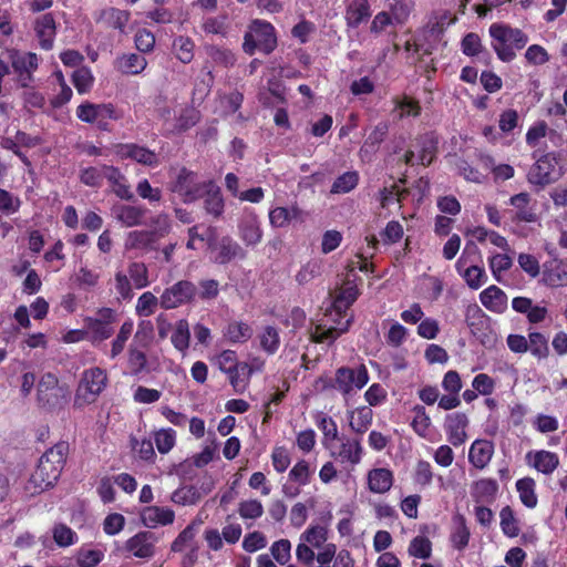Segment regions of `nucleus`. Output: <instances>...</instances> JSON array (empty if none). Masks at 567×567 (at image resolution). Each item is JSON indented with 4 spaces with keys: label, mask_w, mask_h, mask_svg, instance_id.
Masks as SVG:
<instances>
[{
    "label": "nucleus",
    "mask_w": 567,
    "mask_h": 567,
    "mask_svg": "<svg viewBox=\"0 0 567 567\" xmlns=\"http://www.w3.org/2000/svg\"><path fill=\"white\" fill-rule=\"evenodd\" d=\"M68 444L64 442L55 444L53 447L48 450L41 458L48 460L51 464L63 470L65 457L68 453Z\"/></svg>",
    "instance_id": "680f3d73"
},
{
    "label": "nucleus",
    "mask_w": 567,
    "mask_h": 567,
    "mask_svg": "<svg viewBox=\"0 0 567 567\" xmlns=\"http://www.w3.org/2000/svg\"><path fill=\"white\" fill-rule=\"evenodd\" d=\"M331 456L340 460L342 463H350L357 465L362 457V446L358 439H342L337 449H330Z\"/></svg>",
    "instance_id": "2eb2a0df"
},
{
    "label": "nucleus",
    "mask_w": 567,
    "mask_h": 567,
    "mask_svg": "<svg viewBox=\"0 0 567 567\" xmlns=\"http://www.w3.org/2000/svg\"><path fill=\"white\" fill-rule=\"evenodd\" d=\"M159 299L152 292H144L136 303V312L138 316L148 317L154 313Z\"/></svg>",
    "instance_id": "0e129e2a"
},
{
    "label": "nucleus",
    "mask_w": 567,
    "mask_h": 567,
    "mask_svg": "<svg viewBox=\"0 0 567 567\" xmlns=\"http://www.w3.org/2000/svg\"><path fill=\"white\" fill-rule=\"evenodd\" d=\"M152 331L153 326L150 321L142 322L138 327L137 332L134 336L133 343H131L128 348L127 363L131 373L134 375H137L141 372H143L147 365L146 354L137 348L136 342H140L143 347H146L147 341L151 339Z\"/></svg>",
    "instance_id": "0eeeda50"
},
{
    "label": "nucleus",
    "mask_w": 567,
    "mask_h": 567,
    "mask_svg": "<svg viewBox=\"0 0 567 567\" xmlns=\"http://www.w3.org/2000/svg\"><path fill=\"white\" fill-rule=\"evenodd\" d=\"M104 176L111 183L114 194L121 199L132 200L134 194L126 184L125 176L114 166L104 165Z\"/></svg>",
    "instance_id": "412c9836"
},
{
    "label": "nucleus",
    "mask_w": 567,
    "mask_h": 567,
    "mask_svg": "<svg viewBox=\"0 0 567 567\" xmlns=\"http://www.w3.org/2000/svg\"><path fill=\"white\" fill-rule=\"evenodd\" d=\"M146 64V59L140 54H130L123 56L121 60L122 71L128 74L141 73L145 69Z\"/></svg>",
    "instance_id": "e2e57ef3"
},
{
    "label": "nucleus",
    "mask_w": 567,
    "mask_h": 567,
    "mask_svg": "<svg viewBox=\"0 0 567 567\" xmlns=\"http://www.w3.org/2000/svg\"><path fill=\"white\" fill-rule=\"evenodd\" d=\"M270 553L274 559L279 565H287L291 558V543L288 539H279L270 547Z\"/></svg>",
    "instance_id": "13d9d810"
},
{
    "label": "nucleus",
    "mask_w": 567,
    "mask_h": 567,
    "mask_svg": "<svg viewBox=\"0 0 567 567\" xmlns=\"http://www.w3.org/2000/svg\"><path fill=\"white\" fill-rule=\"evenodd\" d=\"M371 16L368 0H353L346 9V22L349 28H358Z\"/></svg>",
    "instance_id": "393cba45"
},
{
    "label": "nucleus",
    "mask_w": 567,
    "mask_h": 567,
    "mask_svg": "<svg viewBox=\"0 0 567 567\" xmlns=\"http://www.w3.org/2000/svg\"><path fill=\"white\" fill-rule=\"evenodd\" d=\"M238 514L244 519H257L264 514V506L258 499L241 501L238 504Z\"/></svg>",
    "instance_id": "6e6d98bb"
},
{
    "label": "nucleus",
    "mask_w": 567,
    "mask_h": 567,
    "mask_svg": "<svg viewBox=\"0 0 567 567\" xmlns=\"http://www.w3.org/2000/svg\"><path fill=\"white\" fill-rule=\"evenodd\" d=\"M415 147L419 150V163L427 166L430 165L437 150V142L432 135L420 136L415 142Z\"/></svg>",
    "instance_id": "f704fd0d"
},
{
    "label": "nucleus",
    "mask_w": 567,
    "mask_h": 567,
    "mask_svg": "<svg viewBox=\"0 0 567 567\" xmlns=\"http://www.w3.org/2000/svg\"><path fill=\"white\" fill-rule=\"evenodd\" d=\"M127 274L136 289H142L150 285L148 269L144 262H131L127 267Z\"/></svg>",
    "instance_id": "a18cd8bd"
},
{
    "label": "nucleus",
    "mask_w": 567,
    "mask_h": 567,
    "mask_svg": "<svg viewBox=\"0 0 567 567\" xmlns=\"http://www.w3.org/2000/svg\"><path fill=\"white\" fill-rule=\"evenodd\" d=\"M317 425L323 433V444L326 447L331 449V442L338 439V427L336 422L324 414H319Z\"/></svg>",
    "instance_id": "09e8293b"
},
{
    "label": "nucleus",
    "mask_w": 567,
    "mask_h": 567,
    "mask_svg": "<svg viewBox=\"0 0 567 567\" xmlns=\"http://www.w3.org/2000/svg\"><path fill=\"white\" fill-rule=\"evenodd\" d=\"M204 190V208L207 214L219 217L224 212V198L220 188L212 181H207Z\"/></svg>",
    "instance_id": "b1692460"
},
{
    "label": "nucleus",
    "mask_w": 567,
    "mask_h": 567,
    "mask_svg": "<svg viewBox=\"0 0 567 567\" xmlns=\"http://www.w3.org/2000/svg\"><path fill=\"white\" fill-rule=\"evenodd\" d=\"M297 214L298 209L296 208L289 210L286 207H276L269 212V223L276 228L286 227Z\"/></svg>",
    "instance_id": "3c124183"
},
{
    "label": "nucleus",
    "mask_w": 567,
    "mask_h": 567,
    "mask_svg": "<svg viewBox=\"0 0 567 567\" xmlns=\"http://www.w3.org/2000/svg\"><path fill=\"white\" fill-rule=\"evenodd\" d=\"M368 484L373 493H386L393 484V474L388 468H373L368 473Z\"/></svg>",
    "instance_id": "bb28decb"
},
{
    "label": "nucleus",
    "mask_w": 567,
    "mask_h": 567,
    "mask_svg": "<svg viewBox=\"0 0 567 567\" xmlns=\"http://www.w3.org/2000/svg\"><path fill=\"white\" fill-rule=\"evenodd\" d=\"M276 45L277 39L274 27L268 22L255 20L245 34L243 49L247 54H254L256 49L269 54Z\"/></svg>",
    "instance_id": "f03ea898"
},
{
    "label": "nucleus",
    "mask_w": 567,
    "mask_h": 567,
    "mask_svg": "<svg viewBox=\"0 0 567 567\" xmlns=\"http://www.w3.org/2000/svg\"><path fill=\"white\" fill-rule=\"evenodd\" d=\"M78 117L86 123H96L101 117H116L112 104L85 103L78 107Z\"/></svg>",
    "instance_id": "aec40b11"
},
{
    "label": "nucleus",
    "mask_w": 567,
    "mask_h": 567,
    "mask_svg": "<svg viewBox=\"0 0 567 567\" xmlns=\"http://www.w3.org/2000/svg\"><path fill=\"white\" fill-rule=\"evenodd\" d=\"M368 382L369 373L363 364L354 369L341 367L336 371L332 386L347 396L355 390H361Z\"/></svg>",
    "instance_id": "39448f33"
},
{
    "label": "nucleus",
    "mask_w": 567,
    "mask_h": 567,
    "mask_svg": "<svg viewBox=\"0 0 567 567\" xmlns=\"http://www.w3.org/2000/svg\"><path fill=\"white\" fill-rule=\"evenodd\" d=\"M528 350L538 359L547 358L549 354L547 338L539 332H530L528 334Z\"/></svg>",
    "instance_id": "de8ad7c7"
},
{
    "label": "nucleus",
    "mask_w": 567,
    "mask_h": 567,
    "mask_svg": "<svg viewBox=\"0 0 567 567\" xmlns=\"http://www.w3.org/2000/svg\"><path fill=\"white\" fill-rule=\"evenodd\" d=\"M174 51L178 60L183 63H189L194 56V43L189 38L178 37L173 43Z\"/></svg>",
    "instance_id": "bf43d9fd"
},
{
    "label": "nucleus",
    "mask_w": 567,
    "mask_h": 567,
    "mask_svg": "<svg viewBox=\"0 0 567 567\" xmlns=\"http://www.w3.org/2000/svg\"><path fill=\"white\" fill-rule=\"evenodd\" d=\"M494 453L493 444L485 440L475 441L468 452V461L480 470H483L491 462Z\"/></svg>",
    "instance_id": "5701e85b"
},
{
    "label": "nucleus",
    "mask_w": 567,
    "mask_h": 567,
    "mask_svg": "<svg viewBox=\"0 0 567 567\" xmlns=\"http://www.w3.org/2000/svg\"><path fill=\"white\" fill-rule=\"evenodd\" d=\"M252 370L246 362H240V364L233 369L231 372H227L229 377V382L234 388L236 393H244L248 386L249 379L251 377Z\"/></svg>",
    "instance_id": "c9c22d12"
},
{
    "label": "nucleus",
    "mask_w": 567,
    "mask_h": 567,
    "mask_svg": "<svg viewBox=\"0 0 567 567\" xmlns=\"http://www.w3.org/2000/svg\"><path fill=\"white\" fill-rule=\"evenodd\" d=\"M327 539L328 529L320 525L310 526L300 535L301 542H306L316 549L322 548L327 544Z\"/></svg>",
    "instance_id": "ea45409f"
},
{
    "label": "nucleus",
    "mask_w": 567,
    "mask_h": 567,
    "mask_svg": "<svg viewBox=\"0 0 567 567\" xmlns=\"http://www.w3.org/2000/svg\"><path fill=\"white\" fill-rule=\"evenodd\" d=\"M158 542V536L153 532H140L125 544V548L138 558L148 559L155 554V544Z\"/></svg>",
    "instance_id": "1a4fd4ad"
},
{
    "label": "nucleus",
    "mask_w": 567,
    "mask_h": 567,
    "mask_svg": "<svg viewBox=\"0 0 567 567\" xmlns=\"http://www.w3.org/2000/svg\"><path fill=\"white\" fill-rule=\"evenodd\" d=\"M516 488L519 494V499L526 507H536L537 495L535 493V481L532 477H524L518 480L516 482Z\"/></svg>",
    "instance_id": "4c0bfd02"
},
{
    "label": "nucleus",
    "mask_w": 567,
    "mask_h": 567,
    "mask_svg": "<svg viewBox=\"0 0 567 567\" xmlns=\"http://www.w3.org/2000/svg\"><path fill=\"white\" fill-rule=\"evenodd\" d=\"M156 234L148 230L130 231L125 238V250H140L148 252L155 249Z\"/></svg>",
    "instance_id": "f3484780"
},
{
    "label": "nucleus",
    "mask_w": 567,
    "mask_h": 567,
    "mask_svg": "<svg viewBox=\"0 0 567 567\" xmlns=\"http://www.w3.org/2000/svg\"><path fill=\"white\" fill-rule=\"evenodd\" d=\"M196 286L188 280H181L166 288L159 297V305L164 309H175L190 302L196 296Z\"/></svg>",
    "instance_id": "6e6552de"
},
{
    "label": "nucleus",
    "mask_w": 567,
    "mask_h": 567,
    "mask_svg": "<svg viewBox=\"0 0 567 567\" xmlns=\"http://www.w3.org/2000/svg\"><path fill=\"white\" fill-rule=\"evenodd\" d=\"M117 153L124 158L134 159L143 165L156 166L158 164V156L156 153L136 144L120 145Z\"/></svg>",
    "instance_id": "6ab92c4d"
},
{
    "label": "nucleus",
    "mask_w": 567,
    "mask_h": 567,
    "mask_svg": "<svg viewBox=\"0 0 567 567\" xmlns=\"http://www.w3.org/2000/svg\"><path fill=\"white\" fill-rule=\"evenodd\" d=\"M499 517L503 533L508 537H516L519 534V527L512 508L509 506L503 507Z\"/></svg>",
    "instance_id": "864d4df0"
},
{
    "label": "nucleus",
    "mask_w": 567,
    "mask_h": 567,
    "mask_svg": "<svg viewBox=\"0 0 567 567\" xmlns=\"http://www.w3.org/2000/svg\"><path fill=\"white\" fill-rule=\"evenodd\" d=\"M61 472L62 468L51 464L48 460L40 458L37 470L31 475L30 483L34 485L38 492H42L55 484Z\"/></svg>",
    "instance_id": "9d476101"
},
{
    "label": "nucleus",
    "mask_w": 567,
    "mask_h": 567,
    "mask_svg": "<svg viewBox=\"0 0 567 567\" xmlns=\"http://www.w3.org/2000/svg\"><path fill=\"white\" fill-rule=\"evenodd\" d=\"M35 31L41 47L45 50L51 49L55 35V22L52 14L47 13L39 18L37 21Z\"/></svg>",
    "instance_id": "7c9ffc66"
},
{
    "label": "nucleus",
    "mask_w": 567,
    "mask_h": 567,
    "mask_svg": "<svg viewBox=\"0 0 567 567\" xmlns=\"http://www.w3.org/2000/svg\"><path fill=\"white\" fill-rule=\"evenodd\" d=\"M107 378L100 368L86 370L76 389L74 405L82 408L96 401L97 396L106 386Z\"/></svg>",
    "instance_id": "7ed1b4c3"
},
{
    "label": "nucleus",
    "mask_w": 567,
    "mask_h": 567,
    "mask_svg": "<svg viewBox=\"0 0 567 567\" xmlns=\"http://www.w3.org/2000/svg\"><path fill=\"white\" fill-rule=\"evenodd\" d=\"M130 20V11L114 7L102 10L99 18V22H101L105 28L117 30L120 34L124 35L128 34L127 25Z\"/></svg>",
    "instance_id": "ddd939ff"
},
{
    "label": "nucleus",
    "mask_w": 567,
    "mask_h": 567,
    "mask_svg": "<svg viewBox=\"0 0 567 567\" xmlns=\"http://www.w3.org/2000/svg\"><path fill=\"white\" fill-rule=\"evenodd\" d=\"M171 340L178 351L184 352L188 349L190 333L188 322L185 319H181L176 322Z\"/></svg>",
    "instance_id": "37998d69"
},
{
    "label": "nucleus",
    "mask_w": 567,
    "mask_h": 567,
    "mask_svg": "<svg viewBox=\"0 0 567 567\" xmlns=\"http://www.w3.org/2000/svg\"><path fill=\"white\" fill-rule=\"evenodd\" d=\"M414 7V0H393L390 6V16L394 23L402 25L409 19Z\"/></svg>",
    "instance_id": "a19ab883"
},
{
    "label": "nucleus",
    "mask_w": 567,
    "mask_h": 567,
    "mask_svg": "<svg viewBox=\"0 0 567 567\" xmlns=\"http://www.w3.org/2000/svg\"><path fill=\"white\" fill-rule=\"evenodd\" d=\"M133 329L134 323L132 320H127L121 326L118 333L112 341V348L110 353L112 359L116 358L118 354L123 352L127 340L132 336Z\"/></svg>",
    "instance_id": "c03bdc74"
},
{
    "label": "nucleus",
    "mask_w": 567,
    "mask_h": 567,
    "mask_svg": "<svg viewBox=\"0 0 567 567\" xmlns=\"http://www.w3.org/2000/svg\"><path fill=\"white\" fill-rule=\"evenodd\" d=\"M321 274V265L319 261L312 260L307 262L296 275V280L300 285H305Z\"/></svg>",
    "instance_id": "774afa93"
},
{
    "label": "nucleus",
    "mask_w": 567,
    "mask_h": 567,
    "mask_svg": "<svg viewBox=\"0 0 567 567\" xmlns=\"http://www.w3.org/2000/svg\"><path fill=\"white\" fill-rule=\"evenodd\" d=\"M557 158L555 154L547 153L536 159L527 173V181L532 185L545 187L556 182L560 174L556 168Z\"/></svg>",
    "instance_id": "423d86ee"
},
{
    "label": "nucleus",
    "mask_w": 567,
    "mask_h": 567,
    "mask_svg": "<svg viewBox=\"0 0 567 567\" xmlns=\"http://www.w3.org/2000/svg\"><path fill=\"white\" fill-rule=\"evenodd\" d=\"M373 412L368 406H362L353 410L349 414V425L352 431L358 434H363L367 432L369 426L372 423Z\"/></svg>",
    "instance_id": "72a5a7b5"
},
{
    "label": "nucleus",
    "mask_w": 567,
    "mask_h": 567,
    "mask_svg": "<svg viewBox=\"0 0 567 567\" xmlns=\"http://www.w3.org/2000/svg\"><path fill=\"white\" fill-rule=\"evenodd\" d=\"M200 499V494L194 486H183L176 489L171 501L179 505H194Z\"/></svg>",
    "instance_id": "8fccbe9b"
},
{
    "label": "nucleus",
    "mask_w": 567,
    "mask_h": 567,
    "mask_svg": "<svg viewBox=\"0 0 567 567\" xmlns=\"http://www.w3.org/2000/svg\"><path fill=\"white\" fill-rule=\"evenodd\" d=\"M202 520H194L187 525L179 535L172 543L171 549L173 551H183L186 547H189L198 532Z\"/></svg>",
    "instance_id": "58836bf2"
},
{
    "label": "nucleus",
    "mask_w": 567,
    "mask_h": 567,
    "mask_svg": "<svg viewBox=\"0 0 567 567\" xmlns=\"http://www.w3.org/2000/svg\"><path fill=\"white\" fill-rule=\"evenodd\" d=\"M215 249L217 250L215 261L220 265L228 264L236 258L244 259L246 257V251L241 246L228 236L223 237Z\"/></svg>",
    "instance_id": "a211bd4d"
},
{
    "label": "nucleus",
    "mask_w": 567,
    "mask_h": 567,
    "mask_svg": "<svg viewBox=\"0 0 567 567\" xmlns=\"http://www.w3.org/2000/svg\"><path fill=\"white\" fill-rule=\"evenodd\" d=\"M530 196L528 193H519L509 198V204L516 208L514 220L524 223H534L536 214L528 207Z\"/></svg>",
    "instance_id": "c756f323"
},
{
    "label": "nucleus",
    "mask_w": 567,
    "mask_h": 567,
    "mask_svg": "<svg viewBox=\"0 0 567 567\" xmlns=\"http://www.w3.org/2000/svg\"><path fill=\"white\" fill-rule=\"evenodd\" d=\"M86 327L95 340H105L113 333V328L103 320L87 318Z\"/></svg>",
    "instance_id": "338daca9"
},
{
    "label": "nucleus",
    "mask_w": 567,
    "mask_h": 567,
    "mask_svg": "<svg viewBox=\"0 0 567 567\" xmlns=\"http://www.w3.org/2000/svg\"><path fill=\"white\" fill-rule=\"evenodd\" d=\"M239 236L247 246H255L261 241L262 231L255 214H250L241 221Z\"/></svg>",
    "instance_id": "a878e982"
},
{
    "label": "nucleus",
    "mask_w": 567,
    "mask_h": 567,
    "mask_svg": "<svg viewBox=\"0 0 567 567\" xmlns=\"http://www.w3.org/2000/svg\"><path fill=\"white\" fill-rule=\"evenodd\" d=\"M359 291L354 285L349 282L339 289L333 297L332 307L338 316H341L358 298Z\"/></svg>",
    "instance_id": "473e14b6"
},
{
    "label": "nucleus",
    "mask_w": 567,
    "mask_h": 567,
    "mask_svg": "<svg viewBox=\"0 0 567 567\" xmlns=\"http://www.w3.org/2000/svg\"><path fill=\"white\" fill-rule=\"evenodd\" d=\"M199 120V114L194 107H185L181 111L176 124L173 126L174 132H184L194 126Z\"/></svg>",
    "instance_id": "603ef678"
},
{
    "label": "nucleus",
    "mask_w": 567,
    "mask_h": 567,
    "mask_svg": "<svg viewBox=\"0 0 567 567\" xmlns=\"http://www.w3.org/2000/svg\"><path fill=\"white\" fill-rule=\"evenodd\" d=\"M492 38V48L503 62H511L516 58L515 50L523 49L528 37L520 29L503 23H493L488 29Z\"/></svg>",
    "instance_id": "f257e3e1"
},
{
    "label": "nucleus",
    "mask_w": 567,
    "mask_h": 567,
    "mask_svg": "<svg viewBox=\"0 0 567 567\" xmlns=\"http://www.w3.org/2000/svg\"><path fill=\"white\" fill-rule=\"evenodd\" d=\"M224 336L234 343L246 342L251 338L252 329L245 322L234 321L227 326Z\"/></svg>",
    "instance_id": "79ce46f5"
},
{
    "label": "nucleus",
    "mask_w": 567,
    "mask_h": 567,
    "mask_svg": "<svg viewBox=\"0 0 567 567\" xmlns=\"http://www.w3.org/2000/svg\"><path fill=\"white\" fill-rule=\"evenodd\" d=\"M525 460L528 466L534 467L545 475H550L559 466L558 455L546 450L529 451Z\"/></svg>",
    "instance_id": "9b49d317"
},
{
    "label": "nucleus",
    "mask_w": 567,
    "mask_h": 567,
    "mask_svg": "<svg viewBox=\"0 0 567 567\" xmlns=\"http://www.w3.org/2000/svg\"><path fill=\"white\" fill-rule=\"evenodd\" d=\"M542 281L548 287L567 285V259L545 264Z\"/></svg>",
    "instance_id": "dca6fc26"
},
{
    "label": "nucleus",
    "mask_w": 567,
    "mask_h": 567,
    "mask_svg": "<svg viewBox=\"0 0 567 567\" xmlns=\"http://www.w3.org/2000/svg\"><path fill=\"white\" fill-rule=\"evenodd\" d=\"M53 539L60 547H66L75 543L76 534L66 525L58 524L52 530Z\"/></svg>",
    "instance_id": "69168bd1"
},
{
    "label": "nucleus",
    "mask_w": 567,
    "mask_h": 567,
    "mask_svg": "<svg viewBox=\"0 0 567 567\" xmlns=\"http://www.w3.org/2000/svg\"><path fill=\"white\" fill-rule=\"evenodd\" d=\"M174 519L175 513L168 507L148 506L141 512V522L147 528L171 525Z\"/></svg>",
    "instance_id": "4468645a"
},
{
    "label": "nucleus",
    "mask_w": 567,
    "mask_h": 567,
    "mask_svg": "<svg viewBox=\"0 0 567 567\" xmlns=\"http://www.w3.org/2000/svg\"><path fill=\"white\" fill-rule=\"evenodd\" d=\"M414 417L412 420V427L420 436L425 437L427 435L429 427L431 425V419L427 415L424 406L416 405L413 409Z\"/></svg>",
    "instance_id": "5fc2aeb1"
},
{
    "label": "nucleus",
    "mask_w": 567,
    "mask_h": 567,
    "mask_svg": "<svg viewBox=\"0 0 567 567\" xmlns=\"http://www.w3.org/2000/svg\"><path fill=\"white\" fill-rule=\"evenodd\" d=\"M359 177L355 172H347L336 179L331 187L333 194H344L352 190L358 184Z\"/></svg>",
    "instance_id": "052dcab7"
},
{
    "label": "nucleus",
    "mask_w": 567,
    "mask_h": 567,
    "mask_svg": "<svg viewBox=\"0 0 567 567\" xmlns=\"http://www.w3.org/2000/svg\"><path fill=\"white\" fill-rule=\"evenodd\" d=\"M261 348L272 354L275 353L280 344V338L278 330L271 326L265 328L262 333L259 336Z\"/></svg>",
    "instance_id": "4d7b16f0"
},
{
    "label": "nucleus",
    "mask_w": 567,
    "mask_h": 567,
    "mask_svg": "<svg viewBox=\"0 0 567 567\" xmlns=\"http://www.w3.org/2000/svg\"><path fill=\"white\" fill-rule=\"evenodd\" d=\"M498 491V484L493 478H482L473 483L471 495L476 503L492 502Z\"/></svg>",
    "instance_id": "cd10ccee"
},
{
    "label": "nucleus",
    "mask_w": 567,
    "mask_h": 567,
    "mask_svg": "<svg viewBox=\"0 0 567 567\" xmlns=\"http://www.w3.org/2000/svg\"><path fill=\"white\" fill-rule=\"evenodd\" d=\"M481 302L494 312H502L506 308V295L496 286H489L480 295Z\"/></svg>",
    "instance_id": "2f4dec72"
},
{
    "label": "nucleus",
    "mask_w": 567,
    "mask_h": 567,
    "mask_svg": "<svg viewBox=\"0 0 567 567\" xmlns=\"http://www.w3.org/2000/svg\"><path fill=\"white\" fill-rule=\"evenodd\" d=\"M408 551L415 558L427 559L432 554V543L427 537L419 535L411 540Z\"/></svg>",
    "instance_id": "49530a36"
},
{
    "label": "nucleus",
    "mask_w": 567,
    "mask_h": 567,
    "mask_svg": "<svg viewBox=\"0 0 567 567\" xmlns=\"http://www.w3.org/2000/svg\"><path fill=\"white\" fill-rule=\"evenodd\" d=\"M62 389L59 388L58 378L52 373H45L38 384V400L47 406H54L59 403Z\"/></svg>",
    "instance_id": "f8f14e48"
},
{
    "label": "nucleus",
    "mask_w": 567,
    "mask_h": 567,
    "mask_svg": "<svg viewBox=\"0 0 567 567\" xmlns=\"http://www.w3.org/2000/svg\"><path fill=\"white\" fill-rule=\"evenodd\" d=\"M112 213L114 218L125 227L141 225L145 216V209L130 205L114 206Z\"/></svg>",
    "instance_id": "4be33fe9"
},
{
    "label": "nucleus",
    "mask_w": 567,
    "mask_h": 567,
    "mask_svg": "<svg viewBox=\"0 0 567 567\" xmlns=\"http://www.w3.org/2000/svg\"><path fill=\"white\" fill-rule=\"evenodd\" d=\"M206 183L199 182L196 173L183 167L172 182L171 190L178 194L184 203H193L204 197Z\"/></svg>",
    "instance_id": "20e7f679"
},
{
    "label": "nucleus",
    "mask_w": 567,
    "mask_h": 567,
    "mask_svg": "<svg viewBox=\"0 0 567 567\" xmlns=\"http://www.w3.org/2000/svg\"><path fill=\"white\" fill-rule=\"evenodd\" d=\"M453 520L454 530L451 534V542L456 549L463 550L468 545L471 533L463 515H455Z\"/></svg>",
    "instance_id": "e433bc0d"
},
{
    "label": "nucleus",
    "mask_w": 567,
    "mask_h": 567,
    "mask_svg": "<svg viewBox=\"0 0 567 567\" xmlns=\"http://www.w3.org/2000/svg\"><path fill=\"white\" fill-rule=\"evenodd\" d=\"M12 66L19 72L22 86H27L31 80V72L38 66V56L34 53L17 55L13 58Z\"/></svg>",
    "instance_id": "c85d7f7f"
}]
</instances>
